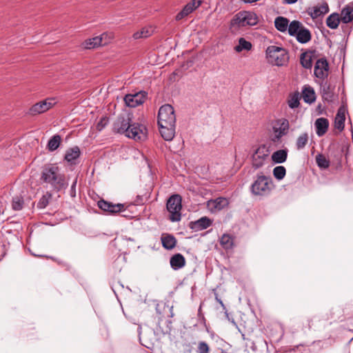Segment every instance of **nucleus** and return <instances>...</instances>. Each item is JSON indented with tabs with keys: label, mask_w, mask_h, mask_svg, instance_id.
Returning <instances> with one entry per match:
<instances>
[{
	"label": "nucleus",
	"mask_w": 353,
	"mask_h": 353,
	"mask_svg": "<svg viewBox=\"0 0 353 353\" xmlns=\"http://www.w3.org/2000/svg\"><path fill=\"white\" fill-rule=\"evenodd\" d=\"M40 181L46 183V187L50 185L52 190L57 192L65 190L68 183L63 174L60 172L57 165L54 164L46 165L41 171Z\"/></svg>",
	"instance_id": "nucleus-1"
},
{
	"label": "nucleus",
	"mask_w": 353,
	"mask_h": 353,
	"mask_svg": "<svg viewBox=\"0 0 353 353\" xmlns=\"http://www.w3.org/2000/svg\"><path fill=\"white\" fill-rule=\"evenodd\" d=\"M274 187L272 179L260 172L256 174L251 185L250 191L255 196H267L270 194Z\"/></svg>",
	"instance_id": "nucleus-2"
},
{
	"label": "nucleus",
	"mask_w": 353,
	"mask_h": 353,
	"mask_svg": "<svg viewBox=\"0 0 353 353\" xmlns=\"http://www.w3.org/2000/svg\"><path fill=\"white\" fill-rule=\"evenodd\" d=\"M268 62L272 65L283 66L289 61V55L286 49L276 46H270L265 50Z\"/></svg>",
	"instance_id": "nucleus-3"
},
{
	"label": "nucleus",
	"mask_w": 353,
	"mask_h": 353,
	"mask_svg": "<svg viewBox=\"0 0 353 353\" xmlns=\"http://www.w3.org/2000/svg\"><path fill=\"white\" fill-rule=\"evenodd\" d=\"M258 23L256 14L250 12H240L234 15L230 22V28L238 29L247 26H254Z\"/></svg>",
	"instance_id": "nucleus-4"
},
{
	"label": "nucleus",
	"mask_w": 353,
	"mask_h": 353,
	"mask_svg": "<svg viewBox=\"0 0 353 353\" xmlns=\"http://www.w3.org/2000/svg\"><path fill=\"white\" fill-rule=\"evenodd\" d=\"M181 201L179 194H173L167 201L166 208L170 214V219L172 222L179 221L181 219Z\"/></svg>",
	"instance_id": "nucleus-5"
},
{
	"label": "nucleus",
	"mask_w": 353,
	"mask_h": 353,
	"mask_svg": "<svg viewBox=\"0 0 353 353\" xmlns=\"http://www.w3.org/2000/svg\"><path fill=\"white\" fill-rule=\"evenodd\" d=\"M289 128V121L287 119L281 118L276 120L272 126L274 134L271 137V141L274 143L280 142L281 138L288 134Z\"/></svg>",
	"instance_id": "nucleus-6"
},
{
	"label": "nucleus",
	"mask_w": 353,
	"mask_h": 353,
	"mask_svg": "<svg viewBox=\"0 0 353 353\" xmlns=\"http://www.w3.org/2000/svg\"><path fill=\"white\" fill-rule=\"evenodd\" d=\"M158 124H176V116L174 108L170 104H165L159 108L158 113Z\"/></svg>",
	"instance_id": "nucleus-7"
},
{
	"label": "nucleus",
	"mask_w": 353,
	"mask_h": 353,
	"mask_svg": "<svg viewBox=\"0 0 353 353\" xmlns=\"http://www.w3.org/2000/svg\"><path fill=\"white\" fill-rule=\"evenodd\" d=\"M132 122L131 115L128 113L119 114L113 123L114 132L125 135L128 130L130 128Z\"/></svg>",
	"instance_id": "nucleus-8"
},
{
	"label": "nucleus",
	"mask_w": 353,
	"mask_h": 353,
	"mask_svg": "<svg viewBox=\"0 0 353 353\" xmlns=\"http://www.w3.org/2000/svg\"><path fill=\"white\" fill-rule=\"evenodd\" d=\"M146 128L139 123H131L125 136L134 140L141 141L146 138Z\"/></svg>",
	"instance_id": "nucleus-9"
},
{
	"label": "nucleus",
	"mask_w": 353,
	"mask_h": 353,
	"mask_svg": "<svg viewBox=\"0 0 353 353\" xmlns=\"http://www.w3.org/2000/svg\"><path fill=\"white\" fill-rule=\"evenodd\" d=\"M97 206L101 210L110 214H115L125 210V205L121 203L114 204L111 202L101 199L97 202Z\"/></svg>",
	"instance_id": "nucleus-10"
},
{
	"label": "nucleus",
	"mask_w": 353,
	"mask_h": 353,
	"mask_svg": "<svg viewBox=\"0 0 353 353\" xmlns=\"http://www.w3.org/2000/svg\"><path fill=\"white\" fill-rule=\"evenodd\" d=\"M330 11L328 3L326 1H323L321 3L307 9V13L311 17L312 19H316L319 17H322Z\"/></svg>",
	"instance_id": "nucleus-11"
},
{
	"label": "nucleus",
	"mask_w": 353,
	"mask_h": 353,
	"mask_svg": "<svg viewBox=\"0 0 353 353\" xmlns=\"http://www.w3.org/2000/svg\"><path fill=\"white\" fill-rule=\"evenodd\" d=\"M146 96L145 92H140L134 94H128L125 96L124 101L127 106L136 108L145 101Z\"/></svg>",
	"instance_id": "nucleus-12"
},
{
	"label": "nucleus",
	"mask_w": 353,
	"mask_h": 353,
	"mask_svg": "<svg viewBox=\"0 0 353 353\" xmlns=\"http://www.w3.org/2000/svg\"><path fill=\"white\" fill-rule=\"evenodd\" d=\"M329 64L325 58L318 59L314 65V75L316 77L325 79L328 76Z\"/></svg>",
	"instance_id": "nucleus-13"
},
{
	"label": "nucleus",
	"mask_w": 353,
	"mask_h": 353,
	"mask_svg": "<svg viewBox=\"0 0 353 353\" xmlns=\"http://www.w3.org/2000/svg\"><path fill=\"white\" fill-rule=\"evenodd\" d=\"M52 99H46L44 101H39L35 104H34L29 110L28 114L30 115H37L39 114L43 113L48 110H50L53 105L55 103L54 102H52Z\"/></svg>",
	"instance_id": "nucleus-14"
},
{
	"label": "nucleus",
	"mask_w": 353,
	"mask_h": 353,
	"mask_svg": "<svg viewBox=\"0 0 353 353\" xmlns=\"http://www.w3.org/2000/svg\"><path fill=\"white\" fill-rule=\"evenodd\" d=\"M203 1L202 0H192L190 2L187 3L183 8L176 15L175 19L180 21L188 14L192 13L194 10L199 8Z\"/></svg>",
	"instance_id": "nucleus-15"
},
{
	"label": "nucleus",
	"mask_w": 353,
	"mask_h": 353,
	"mask_svg": "<svg viewBox=\"0 0 353 353\" xmlns=\"http://www.w3.org/2000/svg\"><path fill=\"white\" fill-rule=\"evenodd\" d=\"M229 205L228 200L225 197H218L207 202V208L211 212H216L224 209Z\"/></svg>",
	"instance_id": "nucleus-16"
},
{
	"label": "nucleus",
	"mask_w": 353,
	"mask_h": 353,
	"mask_svg": "<svg viewBox=\"0 0 353 353\" xmlns=\"http://www.w3.org/2000/svg\"><path fill=\"white\" fill-rule=\"evenodd\" d=\"M107 36V33H103L100 36L86 39L84 42H83L82 46L85 49H93L99 46H105L108 43V41H103V37Z\"/></svg>",
	"instance_id": "nucleus-17"
},
{
	"label": "nucleus",
	"mask_w": 353,
	"mask_h": 353,
	"mask_svg": "<svg viewBox=\"0 0 353 353\" xmlns=\"http://www.w3.org/2000/svg\"><path fill=\"white\" fill-rule=\"evenodd\" d=\"M162 138L168 141H172L175 136L176 124H158Z\"/></svg>",
	"instance_id": "nucleus-18"
},
{
	"label": "nucleus",
	"mask_w": 353,
	"mask_h": 353,
	"mask_svg": "<svg viewBox=\"0 0 353 353\" xmlns=\"http://www.w3.org/2000/svg\"><path fill=\"white\" fill-rule=\"evenodd\" d=\"M212 224V221L210 218L203 216L195 221L190 222L189 228L194 232H199L208 228Z\"/></svg>",
	"instance_id": "nucleus-19"
},
{
	"label": "nucleus",
	"mask_w": 353,
	"mask_h": 353,
	"mask_svg": "<svg viewBox=\"0 0 353 353\" xmlns=\"http://www.w3.org/2000/svg\"><path fill=\"white\" fill-rule=\"evenodd\" d=\"M345 112L346 108L344 106L340 107L334 119V128L339 132L343 131L345 127Z\"/></svg>",
	"instance_id": "nucleus-20"
},
{
	"label": "nucleus",
	"mask_w": 353,
	"mask_h": 353,
	"mask_svg": "<svg viewBox=\"0 0 353 353\" xmlns=\"http://www.w3.org/2000/svg\"><path fill=\"white\" fill-rule=\"evenodd\" d=\"M334 88L332 86L330 83L327 81L323 83L321 85V92L323 99L328 102L332 101L334 97Z\"/></svg>",
	"instance_id": "nucleus-21"
},
{
	"label": "nucleus",
	"mask_w": 353,
	"mask_h": 353,
	"mask_svg": "<svg viewBox=\"0 0 353 353\" xmlns=\"http://www.w3.org/2000/svg\"><path fill=\"white\" fill-rule=\"evenodd\" d=\"M185 263V257L180 253L174 254L170 259V266L174 270H179L183 268Z\"/></svg>",
	"instance_id": "nucleus-22"
},
{
	"label": "nucleus",
	"mask_w": 353,
	"mask_h": 353,
	"mask_svg": "<svg viewBox=\"0 0 353 353\" xmlns=\"http://www.w3.org/2000/svg\"><path fill=\"white\" fill-rule=\"evenodd\" d=\"M340 18L343 23H348L353 21V3L345 6L341 11Z\"/></svg>",
	"instance_id": "nucleus-23"
},
{
	"label": "nucleus",
	"mask_w": 353,
	"mask_h": 353,
	"mask_svg": "<svg viewBox=\"0 0 353 353\" xmlns=\"http://www.w3.org/2000/svg\"><path fill=\"white\" fill-rule=\"evenodd\" d=\"M316 127V133L319 137L324 135L329 127V121L327 119L321 117L316 120L314 123Z\"/></svg>",
	"instance_id": "nucleus-24"
},
{
	"label": "nucleus",
	"mask_w": 353,
	"mask_h": 353,
	"mask_svg": "<svg viewBox=\"0 0 353 353\" xmlns=\"http://www.w3.org/2000/svg\"><path fill=\"white\" fill-rule=\"evenodd\" d=\"M162 246L168 250H171L175 248L177 241L176 239L170 234H163L161 237Z\"/></svg>",
	"instance_id": "nucleus-25"
},
{
	"label": "nucleus",
	"mask_w": 353,
	"mask_h": 353,
	"mask_svg": "<svg viewBox=\"0 0 353 353\" xmlns=\"http://www.w3.org/2000/svg\"><path fill=\"white\" fill-rule=\"evenodd\" d=\"M81 154L80 149L78 146H74L69 148L65 154V160L70 163H75L74 161L77 160Z\"/></svg>",
	"instance_id": "nucleus-26"
},
{
	"label": "nucleus",
	"mask_w": 353,
	"mask_h": 353,
	"mask_svg": "<svg viewBox=\"0 0 353 353\" xmlns=\"http://www.w3.org/2000/svg\"><path fill=\"white\" fill-rule=\"evenodd\" d=\"M288 152L287 149L276 150L272 154V161L275 163H284L288 158Z\"/></svg>",
	"instance_id": "nucleus-27"
},
{
	"label": "nucleus",
	"mask_w": 353,
	"mask_h": 353,
	"mask_svg": "<svg viewBox=\"0 0 353 353\" xmlns=\"http://www.w3.org/2000/svg\"><path fill=\"white\" fill-rule=\"evenodd\" d=\"M341 21L340 15L337 12H333L326 19V25L331 29H336Z\"/></svg>",
	"instance_id": "nucleus-28"
},
{
	"label": "nucleus",
	"mask_w": 353,
	"mask_h": 353,
	"mask_svg": "<svg viewBox=\"0 0 353 353\" xmlns=\"http://www.w3.org/2000/svg\"><path fill=\"white\" fill-rule=\"evenodd\" d=\"M295 37L296 40L301 43H306L310 41L312 38L310 30L303 26Z\"/></svg>",
	"instance_id": "nucleus-29"
},
{
	"label": "nucleus",
	"mask_w": 353,
	"mask_h": 353,
	"mask_svg": "<svg viewBox=\"0 0 353 353\" xmlns=\"http://www.w3.org/2000/svg\"><path fill=\"white\" fill-rule=\"evenodd\" d=\"M303 98L305 102L308 103H313L316 99L315 92L310 86H305L303 90Z\"/></svg>",
	"instance_id": "nucleus-30"
},
{
	"label": "nucleus",
	"mask_w": 353,
	"mask_h": 353,
	"mask_svg": "<svg viewBox=\"0 0 353 353\" xmlns=\"http://www.w3.org/2000/svg\"><path fill=\"white\" fill-rule=\"evenodd\" d=\"M289 20L283 17H277L274 21L275 28L280 32H284L288 27Z\"/></svg>",
	"instance_id": "nucleus-31"
},
{
	"label": "nucleus",
	"mask_w": 353,
	"mask_h": 353,
	"mask_svg": "<svg viewBox=\"0 0 353 353\" xmlns=\"http://www.w3.org/2000/svg\"><path fill=\"white\" fill-rule=\"evenodd\" d=\"M61 137L59 134L52 136L48 141L47 148L50 151L56 150L60 145Z\"/></svg>",
	"instance_id": "nucleus-32"
},
{
	"label": "nucleus",
	"mask_w": 353,
	"mask_h": 353,
	"mask_svg": "<svg viewBox=\"0 0 353 353\" xmlns=\"http://www.w3.org/2000/svg\"><path fill=\"white\" fill-rule=\"evenodd\" d=\"M220 244L225 250L232 249L234 245L232 236L228 234H224L220 239Z\"/></svg>",
	"instance_id": "nucleus-33"
},
{
	"label": "nucleus",
	"mask_w": 353,
	"mask_h": 353,
	"mask_svg": "<svg viewBox=\"0 0 353 353\" xmlns=\"http://www.w3.org/2000/svg\"><path fill=\"white\" fill-rule=\"evenodd\" d=\"M303 26L299 21H292L288 24V30L290 36H296L299 30L302 28Z\"/></svg>",
	"instance_id": "nucleus-34"
},
{
	"label": "nucleus",
	"mask_w": 353,
	"mask_h": 353,
	"mask_svg": "<svg viewBox=\"0 0 353 353\" xmlns=\"http://www.w3.org/2000/svg\"><path fill=\"white\" fill-rule=\"evenodd\" d=\"M309 139V135L307 132L301 134L296 141V148L298 150L303 149L307 145Z\"/></svg>",
	"instance_id": "nucleus-35"
},
{
	"label": "nucleus",
	"mask_w": 353,
	"mask_h": 353,
	"mask_svg": "<svg viewBox=\"0 0 353 353\" xmlns=\"http://www.w3.org/2000/svg\"><path fill=\"white\" fill-rule=\"evenodd\" d=\"M300 62L303 68L310 69L312 66V55L307 52L302 53L300 58Z\"/></svg>",
	"instance_id": "nucleus-36"
},
{
	"label": "nucleus",
	"mask_w": 353,
	"mask_h": 353,
	"mask_svg": "<svg viewBox=\"0 0 353 353\" xmlns=\"http://www.w3.org/2000/svg\"><path fill=\"white\" fill-rule=\"evenodd\" d=\"M24 205L23 197L21 195H17L12 198V208L15 211L23 209Z\"/></svg>",
	"instance_id": "nucleus-37"
},
{
	"label": "nucleus",
	"mask_w": 353,
	"mask_h": 353,
	"mask_svg": "<svg viewBox=\"0 0 353 353\" xmlns=\"http://www.w3.org/2000/svg\"><path fill=\"white\" fill-rule=\"evenodd\" d=\"M251 48L252 43L242 37L239 39V44L234 47V50L237 52H240L243 50H250Z\"/></svg>",
	"instance_id": "nucleus-38"
},
{
	"label": "nucleus",
	"mask_w": 353,
	"mask_h": 353,
	"mask_svg": "<svg viewBox=\"0 0 353 353\" xmlns=\"http://www.w3.org/2000/svg\"><path fill=\"white\" fill-rule=\"evenodd\" d=\"M52 194L50 192H46L45 194L39 199L37 203V208L39 209H44L48 205L50 201L52 199Z\"/></svg>",
	"instance_id": "nucleus-39"
},
{
	"label": "nucleus",
	"mask_w": 353,
	"mask_h": 353,
	"mask_svg": "<svg viewBox=\"0 0 353 353\" xmlns=\"http://www.w3.org/2000/svg\"><path fill=\"white\" fill-rule=\"evenodd\" d=\"M316 162L318 166L323 169H326L330 166V161L322 154L316 156Z\"/></svg>",
	"instance_id": "nucleus-40"
},
{
	"label": "nucleus",
	"mask_w": 353,
	"mask_h": 353,
	"mask_svg": "<svg viewBox=\"0 0 353 353\" xmlns=\"http://www.w3.org/2000/svg\"><path fill=\"white\" fill-rule=\"evenodd\" d=\"M152 33V30L148 28H143L141 30L137 31L133 34L134 39L147 38Z\"/></svg>",
	"instance_id": "nucleus-41"
},
{
	"label": "nucleus",
	"mask_w": 353,
	"mask_h": 353,
	"mask_svg": "<svg viewBox=\"0 0 353 353\" xmlns=\"http://www.w3.org/2000/svg\"><path fill=\"white\" fill-rule=\"evenodd\" d=\"M285 174L286 170L284 166L279 165L273 169V175L278 180L283 179L285 177Z\"/></svg>",
	"instance_id": "nucleus-42"
},
{
	"label": "nucleus",
	"mask_w": 353,
	"mask_h": 353,
	"mask_svg": "<svg viewBox=\"0 0 353 353\" xmlns=\"http://www.w3.org/2000/svg\"><path fill=\"white\" fill-rule=\"evenodd\" d=\"M299 100L300 97L298 92H295L292 95H291L290 99L288 100V105L290 108L292 109L298 108L300 105Z\"/></svg>",
	"instance_id": "nucleus-43"
},
{
	"label": "nucleus",
	"mask_w": 353,
	"mask_h": 353,
	"mask_svg": "<svg viewBox=\"0 0 353 353\" xmlns=\"http://www.w3.org/2000/svg\"><path fill=\"white\" fill-rule=\"evenodd\" d=\"M198 353H210V347L205 341H199L197 346Z\"/></svg>",
	"instance_id": "nucleus-44"
},
{
	"label": "nucleus",
	"mask_w": 353,
	"mask_h": 353,
	"mask_svg": "<svg viewBox=\"0 0 353 353\" xmlns=\"http://www.w3.org/2000/svg\"><path fill=\"white\" fill-rule=\"evenodd\" d=\"M265 152H267V150H265V145H263L259 147L256 149L255 154L258 156L259 158L261 159L262 160H264L268 155V153H265Z\"/></svg>",
	"instance_id": "nucleus-45"
},
{
	"label": "nucleus",
	"mask_w": 353,
	"mask_h": 353,
	"mask_svg": "<svg viewBox=\"0 0 353 353\" xmlns=\"http://www.w3.org/2000/svg\"><path fill=\"white\" fill-rule=\"evenodd\" d=\"M194 347L190 343H185L182 345L183 353H193Z\"/></svg>",
	"instance_id": "nucleus-46"
},
{
	"label": "nucleus",
	"mask_w": 353,
	"mask_h": 353,
	"mask_svg": "<svg viewBox=\"0 0 353 353\" xmlns=\"http://www.w3.org/2000/svg\"><path fill=\"white\" fill-rule=\"evenodd\" d=\"M108 122V119H107V118H105V117L102 118V119L99 121V122L97 123V129L99 131L102 130L105 128V126L107 125Z\"/></svg>",
	"instance_id": "nucleus-47"
},
{
	"label": "nucleus",
	"mask_w": 353,
	"mask_h": 353,
	"mask_svg": "<svg viewBox=\"0 0 353 353\" xmlns=\"http://www.w3.org/2000/svg\"><path fill=\"white\" fill-rule=\"evenodd\" d=\"M77 179H76L72 185H71V188H70V194L71 196V197L72 198H74L76 196V185H77Z\"/></svg>",
	"instance_id": "nucleus-48"
},
{
	"label": "nucleus",
	"mask_w": 353,
	"mask_h": 353,
	"mask_svg": "<svg viewBox=\"0 0 353 353\" xmlns=\"http://www.w3.org/2000/svg\"><path fill=\"white\" fill-rule=\"evenodd\" d=\"M214 295H215L216 301L221 305V307H223V310H225L226 309L224 303H223L222 300L219 298L218 293L214 292Z\"/></svg>",
	"instance_id": "nucleus-49"
},
{
	"label": "nucleus",
	"mask_w": 353,
	"mask_h": 353,
	"mask_svg": "<svg viewBox=\"0 0 353 353\" xmlns=\"http://www.w3.org/2000/svg\"><path fill=\"white\" fill-rule=\"evenodd\" d=\"M340 148L341 149V152H343L344 151V149L345 148V145H343L342 147H340V145H339V143H332L330 147V150H331V148Z\"/></svg>",
	"instance_id": "nucleus-50"
},
{
	"label": "nucleus",
	"mask_w": 353,
	"mask_h": 353,
	"mask_svg": "<svg viewBox=\"0 0 353 353\" xmlns=\"http://www.w3.org/2000/svg\"><path fill=\"white\" fill-rule=\"evenodd\" d=\"M201 307H200L199 309L198 315L199 317L201 318V321L203 323V324L205 325V319L204 316L201 314Z\"/></svg>",
	"instance_id": "nucleus-51"
},
{
	"label": "nucleus",
	"mask_w": 353,
	"mask_h": 353,
	"mask_svg": "<svg viewBox=\"0 0 353 353\" xmlns=\"http://www.w3.org/2000/svg\"><path fill=\"white\" fill-rule=\"evenodd\" d=\"M298 0H283V1L285 3H288V4H292V3H294L297 1Z\"/></svg>",
	"instance_id": "nucleus-52"
},
{
	"label": "nucleus",
	"mask_w": 353,
	"mask_h": 353,
	"mask_svg": "<svg viewBox=\"0 0 353 353\" xmlns=\"http://www.w3.org/2000/svg\"><path fill=\"white\" fill-rule=\"evenodd\" d=\"M262 163H256V164H254V166L256 168H260L261 165H262Z\"/></svg>",
	"instance_id": "nucleus-53"
},
{
	"label": "nucleus",
	"mask_w": 353,
	"mask_h": 353,
	"mask_svg": "<svg viewBox=\"0 0 353 353\" xmlns=\"http://www.w3.org/2000/svg\"><path fill=\"white\" fill-rule=\"evenodd\" d=\"M108 41V43L109 42L110 38L108 37V35L107 37H103V41Z\"/></svg>",
	"instance_id": "nucleus-54"
},
{
	"label": "nucleus",
	"mask_w": 353,
	"mask_h": 353,
	"mask_svg": "<svg viewBox=\"0 0 353 353\" xmlns=\"http://www.w3.org/2000/svg\"><path fill=\"white\" fill-rule=\"evenodd\" d=\"M170 312H171V316H173V312H172V307H170Z\"/></svg>",
	"instance_id": "nucleus-55"
},
{
	"label": "nucleus",
	"mask_w": 353,
	"mask_h": 353,
	"mask_svg": "<svg viewBox=\"0 0 353 353\" xmlns=\"http://www.w3.org/2000/svg\"><path fill=\"white\" fill-rule=\"evenodd\" d=\"M243 353H247L245 351H244Z\"/></svg>",
	"instance_id": "nucleus-56"
}]
</instances>
